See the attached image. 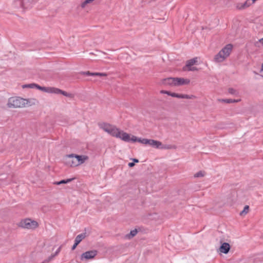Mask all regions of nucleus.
<instances>
[{"label": "nucleus", "mask_w": 263, "mask_h": 263, "mask_svg": "<svg viewBox=\"0 0 263 263\" xmlns=\"http://www.w3.org/2000/svg\"><path fill=\"white\" fill-rule=\"evenodd\" d=\"M149 145L153 147L160 149L162 143L159 141L151 139Z\"/></svg>", "instance_id": "14"}, {"label": "nucleus", "mask_w": 263, "mask_h": 263, "mask_svg": "<svg viewBox=\"0 0 263 263\" xmlns=\"http://www.w3.org/2000/svg\"><path fill=\"white\" fill-rule=\"evenodd\" d=\"M150 141H151V139H144V138L142 139V144L149 145Z\"/></svg>", "instance_id": "32"}, {"label": "nucleus", "mask_w": 263, "mask_h": 263, "mask_svg": "<svg viewBox=\"0 0 263 263\" xmlns=\"http://www.w3.org/2000/svg\"><path fill=\"white\" fill-rule=\"evenodd\" d=\"M74 179V178L67 179H63L59 181H55L53 183V184H55V185H61L62 184H66V183L70 182Z\"/></svg>", "instance_id": "18"}, {"label": "nucleus", "mask_w": 263, "mask_h": 263, "mask_svg": "<svg viewBox=\"0 0 263 263\" xmlns=\"http://www.w3.org/2000/svg\"><path fill=\"white\" fill-rule=\"evenodd\" d=\"M54 255L51 254L47 259H45L42 263H48L54 258Z\"/></svg>", "instance_id": "31"}, {"label": "nucleus", "mask_w": 263, "mask_h": 263, "mask_svg": "<svg viewBox=\"0 0 263 263\" xmlns=\"http://www.w3.org/2000/svg\"><path fill=\"white\" fill-rule=\"evenodd\" d=\"M80 73L82 75L87 76H95V72H91L89 71H82Z\"/></svg>", "instance_id": "29"}, {"label": "nucleus", "mask_w": 263, "mask_h": 263, "mask_svg": "<svg viewBox=\"0 0 263 263\" xmlns=\"http://www.w3.org/2000/svg\"><path fill=\"white\" fill-rule=\"evenodd\" d=\"M78 245L79 244H77L76 242H74L73 245L72 246L71 250H75Z\"/></svg>", "instance_id": "39"}, {"label": "nucleus", "mask_w": 263, "mask_h": 263, "mask_svg": "<svg viewBox=\"0 0 263 263\" xmlns=\"http://www.w3.org/2000/svg\"><path fill=\"white\" fill-rule=\"evenodd\" d=\"M98 126L100 128L113 137L118 136L119 129L116 128L115 126L105 122H99Z\"/></svg>", "instance_id": "3"}, {"label": "nucleus", "mask_w": 263, "mask_h": 263, "mask_svg": "<svg viewBox=\"0 0 263 263\" xmlns=\"http://www.w3.org/2000/svg\"><path fill=\"white\" fill-rule=\"evenodd\" d=\"M67 157L68 158H75L77 162V164L75 165H77V166L83 164L85 162V161L88 159V157L85 155H78L74 154H71L70 155H67Z\"/></svg>", "instance_id": "6"}, {"label": "nucleus", "mask_w": 263, "mask_h": 263, "mask_svg": "<svg viewBox=\"0 0 263 263\" xmlns=\"http://www.w3.org/2000/svg\"><path fill=\"white\" fill-rule=\"evenodd\" d=\"M107 74L106 73L103 72H95V76H107Z\"/></svg>", "instance_id": "33"}, {"label": "nucleus", "mask_w": 263, "mask_h": 263, "mask_svg": "<svg viewBox=\"0 0 263 263\" xmlns=\"http://www.w3.org/2000/svg\"><path fill=\"white\" fill-rule=\"evenodd\" d=\"M255 2H253V0H247L245 3L247 4L248 7L253 4Z\"/></svg>", "instance_id": "35"}, {"label": "nucleus", "mask_w": 263, "mask_h": 263, "mask_svg": "<svg viewBox=\"0 0 263 263\" xmlns=\"http://www.w3.org/2000/svg\"><path fill=\"white\" fill-rule=\"evenodd\" d=\"M69 160L66 162L67 164H69L71 167H76L77 166V165H74L77 164L76 160L75 158H68Z\"/></svg>", "instance_id": "21"}, {"label": "nucleus", "mask_w": 263, "mask_h": 263, "mask_svg": "<svg viewBox=\"0 0 263 263\" xmlns=\"http://www.w3.org/2000/svg\"><path fill=\"white\" fill-rule=\"evenodd\" d=\"M190 82L189 79L182 78L170 77L163 79L162 83L165 85L170 86H179L189 84Z\"/></svg>", "instance_id": "2"}, {"label": "nucleus", "mask_w": 263, "mask_h": 263, "mask_svg": "<svg viewBox=\"0 0 263 263\" xmlns=\"http://www.w3.org/2000/svg\"><path fill=\"white\" fill-rule=\"evenodd\" d=\"M231 247L229 243L223 242L220 247L219 250L221 253L227 254L230 250Z\"/></svg>", "instance_id": "11"}, {"label": "nucleus", "mask_w": 263, "mask_h": 263, "mask_svg": "<svg viewBox=\"0 0 263 263\" xmlns=\"http://www.w3.org/2000/svg\"><path fill=\"white\" fill-rule=\"evenodd\" d=\"M133 162H134V164H135V163H138L139 162V160L136 159V158H133L132 159Z\"/></svg>", "instance_id": "41"}, {"label": "nucleus", "mask_w": 263, "mask_h": 263, "mask_svg": "<svg viewBox=\"0 0 263 263\" xmlns=\"http://www.w3.org/2000/svg\"><path fill=\"white\" fill-rule=\"evenodd\" d=\"M218 101L221 102H224L226 103H237L240 101V99H219Z\"/></svg>", "instance_id": "19"}, {"label": "nucleus", "mask_w": 263, "mask_h": 263, "mask_svg": "<svg viewBox=\"0 0 263 263\" xmlns=\"http://www.w3.org/2000/svg\"><path fill=\"white\" fill-rule=\"evenodd\" d=\"M249 211V206L246 205L245 206L243 210L240 213V215L242 216L247 214Z\"/></svg>", "instance_id": "23"}, {"label": "nucleus", "mask_w": 263, "mask_h": 263, "mask_svg": "<svg viewBox=\"0 0 263 263\" xmlns=\"http://www.w3.org/2000/svg\"><path fill=\"white\" fill-rule=\"evenodd\" d=\"M161 93L166 94L168 96H172V97H176L180 99H191L196 98V97L194 95H188L185 94H179L175 92H172L170 91L167 90H161L160 91Z\"/></svg>", "instance_id": "4"}, {"label": "nucleus", "mask_w": 263, "mask_h": 263, "mask_svg": "<svg viewBox=\"0 0 263 263\" xmlns=\"http://www.w3.org/2000/svg\"><path fill=\"white\" fill-rule=\"evenodd\" d=\"M35 86H36L35 83H31V84L23 85L22 86V87L23 88H34Z\"/></svg>", "instance_id": "27"}, {"label": "nucleus", "mask_w": 263, "mask_h": 263, "mask_svg": "<svg viewBox=\"0 0 263 263\" xmlns=\"http://www.w3.org/2000/svg\"><path fill=\"white\" fill-rule=\"evenodd\" d=\"M137 233L138 230L136 229H135L133 230H132L129 234H126L125 237L126 238L130 239L134 237V236H135Z\"/></svg>", "instance_id": "20"}, {"label": "nucleus", "mask_w": 263, "mask_h": 263, "mask_svg": "<svg viewBox=\"0 0 263 263\" xmlns=\"http://www.w3.org/2000/svg\"><path fill=\"white\" fill-rule=\"evenodd\" d=\"M260 42H261V43L263 44V38L260 40Z\"/></svg>", "instance_id": "43"}, {"label": "nucleus", "mask_w": 263, "mask_h": 263, "mask_svg": "<svg viewBox=\"0 0 263 263\" xmlns=\"http://www.w3.org/2000/svg\"><path fill=\"white\" fill-rule=\"evenodd\" d=\"M228 92L229 93L233 95L237 96L238 94V92L233 88H229L228 89Z\"/></svg>", "instance_id": "28"}, {"label": "nucleus", "mask_w": 263, "mask_h": 263, "mask_svg": "<svg viewBox=\"0 0 263 263\" xmlns=\"http://www.w3.org/2000/svg\"><path fill=\"white\" fill-rule=\"evenodd\" d=\"M260 72H263V63H262V65H261V69H260Z\"/></svg>", "instance_id": "42"}, {"label": "nucleus", "mask_w": 263, "mask_h": 263, "mask_svg": "<svg viewBox=\"0 0 263 263\" xmlns=\"http://www.w3.org/2000/svg\"><path fill=\"white\" fill-rule=\"evenodd\" d=\"M20 226L26 229H35L38 226V223L34 220H31L30 219H26L21 222Z\"/></svg>", "instance_id": "5"}, {"label": "nucleus", "mask_w": 263, "mask_h": 263, "mask_svg": "<svg viewBox=\"0 0 263 263\" xmlns=\"http://www.w3.org/2000/svg\"><path fill=\"white\" fill-rule=\"evenodd\" d=\"M132 141L133 142H138L142 143V139H141L140 138H138L135 136H132Z\"/></svg>", "instance_id": "26"}, {"label": "nucleus", "mask_w": 263, "mask_h": 263, "mask_svg": "<svg viewBox=\"0 0 263 263\" xmlns=\"http://www.w3.org/2000/svg\"><path fill=\"white\" fill-rule=\"evenodd\" d=\"M115 137L116 138H120L125 142L132 141V137L130 138L129 134L125 132H124L123 131L120 130L119 129L118 136Z\"/></svg>", "instance_id": "9"}, {"label": "nucleus", "mask_w": 263, "mask_h": 263, "mask_svg": "<svg viewBox=\"0 0 263 263\" xmlns=\"http://www.w3.org/2000/svg\"><path fill=\"white\" fill-rule=\"evenodd\" d=\"M255 2H253V0H247L245 3L247 4L248 7L253 4Z\"/></svg>", "instance_id": "36"}, {"label": "nucleus", "mask_w": 263, "mask_h": 263, "mask_svg": "<svg viewBox=\"0 0 263 263\" xmlns=\"http://www.w3.org/2000/svg\"><path fill=\"white\" fill-rule=\"evenodd\" d=\"M175 146H172L171 145H163L162 144V146H161L160 149H169L175 148Z\"/></svg>", "instance_id": "25"}, {"label": "nucleus", "mask_w": 263, "mask_h": 263, "mask_svg": "<svg viewBox=\"0 0 263 263\" xmlns=\"http://www.w3.org/2000/svg\"><path fill=\"white\" fill-rule=\"evenodd\" d=\"M23 0H15L14 1L13 5L16 8H22L24 9Z\"/></svg>", "instance_id": "17"}, {"label": "nucleus", "mask_w": 263, "mask_h": 263, "mask_svg": "<svg viewBox=\"0 0 263 263\" xmlns=\"http://www.w3.org/2000/svg\"><path fill=\"white\" fill-rule=\"evenodd\" d=\"M233 46L232 44H228L224 48H223L220 51L221 52L222 55H223L225 58H226L228 57L232 50Z\"/></svg>", "instance_id": "10"}, {"label": "nucleus", "mask_w": 263, "mask_h": 263, "mask_svg": "<svg viewBox=\"0 0 263 263\" xmlns=\"http://www.w3.org/2000/svg\"><path fill=\"white\" fill-rule=\"evenodd\" d=\"M198 58L197 57L194 58L191 60L186 61L185 66L183 68L184 70H185V68H189L192 65L195 64L197 62Z\"/></svg>", "instance_id": "13"}, {"label": "nucleus", "mask_w": 263, "mask_h": 263, "mask_svg": "<svg viewBox=\"0 0 263 263\" xmlns=\"http://www.w3.org/2000/svg\"><path fill=\"white\" fill-rule=\"evenodd\" d=\"M35 99H25L19 97H11L9 99L7 106L9 108H20L30 106L35 104Z\"/></svg>", "instance_id": "1"}, {"label": "nucleus", "mask_w": 263, "mask_h": 263, "mask_svg": "<svg viewBox=\"0 0 263 263\" xmlns=\"http://www.w3.org/2000/svg\"><path fill=\"white\" fill-rule=\"evenodd\" d=\"M225 59V57L222 55L220 51L216 54L214 58L215 61L217 62H222Z\"/></svg>", "instance_id": "16"}, {"label": "nucleus", "mask_w": 263, "mask_h": 263, "mask_svg": "<svg viewBox=\"0 0 263 263\" xmlns=\"http://www.w3.org/2000/svg\"><path fill=\"white\" fill-rule=\"evenodd\" d=\"M86 237V233H82L78 235L75 238L74 242L79 244L81 241Z\"/></svg>", "instance_id": "15"}, {"label": "nucleus", "mask_w": 263, "mask_h": 263, "mask_svg": "<svg viewBox=\"0 0 263 263\" xmlns=\"http://www.w3.org/2000/svg\"><path fill=\"white\" fill-rule=\"evenodd\" d=\"M98 251L96 250L86 251L82 253L81 255V260L92 259L97 255Z\"/></svg>", "instance_id": "8"}, {"label": "nucleus", "mask_w": 263, "mask_h": 263, "mask_svg": "<svg viewBox=\"0 0 263 263\" xmlns=\"http://www.w3.org/2000/svg\"><path fill=\"white\" fill-rule=\"evenodd\" d=\"M198 69L195 67H191L189 68H188L189 71H196Z\"/></svg>", "instance_id": "38"}, {"label": "nucleus", "mask_w": 263, "mask_h": 263, "mask_svg": "<svg viewBox=\"0 0 263 263\" xmlns=\"http://www.w3.org/2000/svg\"><path fill=\"white\" fill-rule=\"evenodd\" d=\"M35 88H37L39 90H42V91L46 92H48V87H42V86H41L36 84V86L35 87Z\"/></svg>", "instance_id": "24"}, {"label": "nucleus", "mask_w": 263, "mask_h": 263, "mask_svg": "<svg viewBox=\"0 0 263 263\" xmlns=\"http://www.w3.org/2000/svg\"><path fill=\"white\" fill-rule=\"evenodd\" d=\"M255 2H253V0H247L245 3L247 4L248 7L253 4Z\"/></svg>", "instance_id": "34"}, {"label": "nucleus", "mask_w": 263, "mask_h": 263, "mask_svg": "<svg viewBox=\"0 0 263 263\" xmlns=\"http://www.w3.org/2000/svg\"><path fill=\"white\" fill-rule=\"evenodd\" d=\"M204 172H203V171H199L198 172H197V173H196L195 175H194V177H203L204 176Z\"/></svg>", "instance_id": "30"}, {"label": "nucleus", "mask_w": 263, "mask_h": 263, "mask_svg": "<svg viewBox=\"0 0 263 263\" xmlns=\"http://www.w3.org/2000/svg\"><path fill=\"white\" fill-rule=\"evenodd\" d=\"M135 164H134V162H129L128 164V165L129 167H133V166H135Z\"/></svg>", "instance_id": "40"}, {"label": "nucleus", "mask_w": 263, "mask_h": 263, "mask_svg": "<svg viewBox=\"0 0 263 263\" xmlns=\"http://www.w3.org/2000/svg\"><path fill=\"white\" fill-rule=\"evenodd\" d=\"M37 0H23L24 9H29L36 2Z\"/></svg>", "instance_id": "12"}, {"label": "nucleus", "mask_w": 263, "mask_h": 263, "mask_svg": "<svg viewBox=\"0 0 263 263\" xmlns=\"http://www.w3.org/2000/svg\"><path fill=\"white\" fill-rule=\"evenodd\" d=\"M61 248H62V246H60L58 249L57 250L55 251V253L52 254L53 255H54V257H55V256H57L59 253L61 251Z\"/></svg>", "instance_id": "37"}, {"label": "nucleus", "mask_w": 263, "mask_h": 263, "mask_svg": "<svg viewBox=\"0 0 263 263\" xmlns=\"http://www.w3.org/2000/svg\"><path fill=\"white\" fill-rule=\"evenodd\" d=\"M48 92L55 94H62L65 97H69L70 98H73L74 97L73 94L68 93L65 91L62 90L59 88L55 87H48Z\"/></svg>", "instance_id": "7"}, {"label": "nucleus", "mask_w": 263, "mask_h": 263, "mask_svg": "<svg viewBox=\"0 0 263 263\" xmlns=\"http://www.w3.org/2000/svg\"><path fill=\"white\" fill-rule=\"evenodd\" d=\"M236 7L239 10H242L248 8V6H247L246 3L245 2L243 3L237 4Z\"/></svg>", "instance_id": "22"}]
</instances>
